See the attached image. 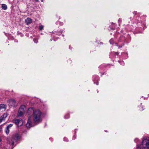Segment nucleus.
<instances>
[{
    "label": "nucleus",
    "mask_w": 149,
    "mask_h": 149,
    "mask_svg": "<svg viewBox=\"0 0 149 149\" xmlns=\"http://www.w3.org/2000/svg\"><path fill=\"white\" fill-rule=\"evenodd\" d=\"M6 107V105L4 104H0V109L4 108Z\"/></svg>",
    "instance_id": "14"
},
{
    "label": "nucleus",
    "mask_w": 149,
    "mask_h": 149,
    "mask_svg": "<svg viewBox=\"0 0 149 149\" xmlns=\"http://www.w3.org/2000/svg\"><path fill=\"white\" fill-rule=\"evenodd\" d=\"M36 1H37V2H38L39 1V0H36Z\"/></svg>",
    "instance_id": "31"
},
{
    "label": "nucleus",
    "mask_w": 149,
    "mask_h": 149,
    "mask_svg": "<svg viewBox=\"0 0 149 149\" xmlns=\"http://www.w3.org/2000/svg\"><path fill=\"white\" fill-rule=\"evenodd\" d=\"M130 19H132V17H130Z\"/></svg>",
    "instance_id": "36"
},
{
    "label": "nucleus",
    "mask_w": 149,
    "mask_h": 149,
    "mask_svg": "<svg viewBox=\"0 0 149 149\" xmlns=\"http://www.w3.org/2000/svg\"><path fill=\"white\" fill-rule=\"evenodd\" d=\"M1 141V138H0V142Z\"/></svg>",
    "instance_id": "34"
},
{
    "label": "nucleus",
    "mask_w": 149,
    "mask_h": 149,
    "mask_svg": "<svg viewBox=\"0 0 149 149\" xmlns=\"http://www.w3.org/2000/svg\"><path fill=\"white\" fill-rule=\"evenodd\" d=\"M13 122L18 126H20L23 124V122L22 119H15L13 120Z\"/></svg>",
    "instance_id": "5"
},
{
    "label": "nucleus",
    "mask_w": 149,
    "mask_h": 149,
    "mask_svg": "<svg viewBox=\"0 0 149 149\" xmlns=\"http://www.w3.org/2000/svg\"><path fill=\"white\" fill-rule=\"evenodd\" d=\"M41 114L42 113L39 109H35L33 113V121L35 124H38L41 122Z\"/></svg>",
    "instance_id": "1"
},
{
    "label": "nucleus",
    "mask_w": 149,
    "mask_h": 149,
    "mask_svg": "<svg viewBox=\"0 0 149 149\" xmlns=\"http://www.w3.org/2000/svg\"><path fill=\"white\" fill-rule=\"evenodd\" d=\"M93 81H94L95 80L97 81L99 77L97 75H94L93 76Z\"/></svg>",
    "instance_id": "11"
},
{
    "label": "nucleus",
    "mask_w": 149,
    "mask_h": 149,
    "mask_svg": "<svg viewBox=\"0 0 149 149\" xmlns=\"http://www.w3.org/2000/svg\"><path fill=\"white\" fill-rule=\"evenodd\" d=\"M70 48H71V47H70V46H69V48L70 49Z\"/></svg>",
    "instance_id": "33"
},
{
    "label": "nucleus",
    "mask_w": 149,
    "mask_h": 149,
    "mask_svg": "<svg viewBox=\"0 0 149 149\" xmlns=\"http://www.w3.org/2000/svg\"><path fill=\"white\" fill-rule=\"evenodd\" d=\"M63 24V23L62 22H61L60 23V24L61 25H62Z\"/></svg>",
    "instance_id": "28"
},
{
    "label": "nucleus",
    "mask_w": 149,
    "mask_h": 149,
    "mask_svg": "<svg viewBox=\"0 0 149 149\" xmlns=\"http://www.w3.org/2000/svg\"><path fill=\"white\" fill-rule=\"evenodd\" d=\"M35 109H34L33 107L29 108L27 111V114L29 115L28 119L27 122L26 124V126L27 127L30 128L32 126L31 123V117L33 115V113Z\"/></svg>",
    "instance_id": "3"
},
{
    "label": "nucleus",
    "mask_w": 149,
    "mask_h": 149,
    "mask_svg": "<svg viewBox=\"0 0 149 149\" xmlns=\"http://www.w3.org/2000/svg\"><path fill=\"white\" fill-rule=\"evenodd\" d=\"M25 108V106L24 105H22L20 107L19 110L21 111H24L25 112L24 109Z\"/></svg>",
    "instance_id": "10"
},
{
    "label": "nucleus",
    "mask_w": 149,
    "mask_h": 149,
    "mask_svg": "<svg viewBox=\"0 0 149 149\" xmlns=\"http://www.w3.org/2000/svg\"><path fill=\"white\" fill-rule=\"evenodd\" d=\"M13 125L12 124H10L9 125H8L6 127L9 128H10L12 127L13 126Z\"/></svg>",
    "instance_id": "18"
},
{
    "label": "nucleus",
    "mask_w": 149,
    "mask_h": 149,
    "mask_svg": "<svg viewBox=\"0 0 149 149\" xmlns=\"http://www.w3.org/2000/svg\"><path fill=\"white\" fill-rule=\"evenodd\" d=\"M96 84L97 85H98V82H97V83H96Z\"/></svg>",
    "instance_id": "30"
},
{
    "label": "nucleus",
    "mask_w": 149,
    "mask_h": 149,
    "mask_svg": "<svg viewBox=\"0 0 149 149\" xmlns=\"http://www.w3.org/2000/svg\"><path fill=\"white\" fill-rule=\"evenodd\" d=\"M113 39H111L110 40H109V42L110 44H112L113 43Z\"/></svg>",
    "instance_id": "15"
},
{
    "label": "nucleus",
    "mask_w": 149,
    "mask_h": 149,
    "mask_svg": "<svg viewBox=\"0 0 149 149\" xmlns=\"http://www.w3.org/2000/svg\"><path fill=\"white\" fill-rule=\"evenodd\" d=\"M142 144L137 145V149H149V139L147 137L143 138Z\"/></svg>",
    "instance_id": "2"
},
{
    "label": "nucleus",
    "mask_w": 149,
    "mask_h": 149,
    "mask_svg": "<svg viewBox=\"0 0 149 149\" xmlns=\"http://www.w3.org/2000/svg\"><path fill=\"white\" fill-rule=\"evenodd\" d=\"M44 28V26L42 25H40L39 26V28L40 30H42Z\"/></svg>",
    "instance_id": "16"
},
{
    "label": "nucleus",
    "mask_w": 149,
    "mask_h": 149,
    "mask_svg": "<svg viewBox=\"0 0 149 149\" xmlns=\"http://www.w3.org/2000/svg\"><path fill=\"white\" fill-rule=\"evenodd\" d=\"M2 128L1 127V126H0V132L2 130Z\"/></svg>",
    "instance_id": "25"
},
{
    "label": "nucleus",
    "mask_w": 149,
    "mask_h": 149,
    "mask_svg": "<svg viewBox=\"0 0 149 149\" xmlns=\"http://www.w3.org/2000/svg\"><path fill=\"white\" fill-rule=\"evenodd\" d=\"M64 117H65V119L68 118H69L68 117H66L65 116H64Z\"/></svg>",
    "instance_id": "27"
},
{
    "label": "nucleus",
    "mask_w": 149,
    "mask_h": 149,
    "mask_svg": "<svg viewBox=\"0 0 149 149\" xmlns=\"http://www.w3.org/2000/svg\"><path fill=\"white\" fill-rule=\"evenodd\" d=\"M63 140L64 141H68V139L65 137L64 138Z\"/></svg>",
    "instance_id": "19"
},
{
    "label": "nucleus",
    "mask_w": 149,
    "mask_h": 149,
    "mask_svg": "<svg viewBox=\"0 0 149 149\" xmlns=\"http://www.w3.org/2000/svg\"><path fill=\"white\" fill-rule=\"evenodd\" d=\"M33 41L35 43H37L38 42V40L34 38L33 39Z\"/></svg>",
    "instance_id": "17"
},
{
    "label": "nucleus",
    "mask_w": 149,
    "mask_h": 149,
    "mask_svg": "<svg viewBox=\"0 0 149 149\" xmlns=\"http://www.w3.org/2000/svg\"><path fill=\"white\" fill-rule=\"evenodd\" d=\"M113 54H114L116 55H118L119 54V53L118 52H113Z\"/></svg>",
    "instance_id": "21"
},
{
    "label": "nucleus",
    "mask_w": 149,
    "mask_h": 149,
    "mask_svg": "<svg viewBox=\"0 0 149 149\" xmlns=\"http://www.w3.org/2000/svg\"><path fill=\"white\" fill-rule=\"evenodd\" d=\"M134 141L135 142L137 143L138 141V139H135Z\"/></svg>",
    "instance_id": "22"
},
{
    "label": "nucleus",
    "mask_w": 149,
    "mask_h": 149,
    "mask_svg": "<svg viewBox=\"0 0 149 149\" xmlns=\"http://www.w3.org/2000/svg\"><path fill=\"white\" fill-rule=\"evenodd\" d=\"M2 8L4 10H6L7 8V5L4 4H2Z\"/></svg>",
    "instance_id": "12"
},
{
    "label": "nucleus",
    "mask_w": 149,
    "mask_h": 149,
    "mask_svg": "<svg viewBox=\"0 0 149 149\" xmlns=\"http://www.w3.org/2000/svg\"><path fill=\"white\" fill-rule=\"evenodd\" d=\"M8 116V114L6 113H5L3 114L0 118L2 120H4Z\"/></svg>",
    "instance_id": "8"
},
{
    "label": "nucleus",
    "mask_w": 149,
    "mask_h": 149,
    "mask_svg": "<svg viewBox=\"0 0 149 149\" xmlns=\"http://www.w3.org/2000/svg\"><path fill=\"white\" fill-rule=\"evenodd\" d=\"M63 36H64V35H62Z\"/></svg>",
    "instance_id": "37"
},
{
    "label": "nucleus",
    "mask_w": 149,
    "mask_h": 149,
    "mask_svg": "<svg viewBox=\"0 0 149 149\" xmlns=\"http://www.w3.org/2000/svg\"><path fill=\"white\" fill-rule=\"evenodd\" d=\"M5 132L7 134H8L10 132L9 128L6 127L5 129Z\"/></svg>",
    "instance_id": "13"
},
{
    "label": "nucleus",
    "mask_w": 149,
    "mask_h": 149,
    "mask_svg": "<svg viewBox=\"0 0 149 149\" xmlns=\"http://www.w3.org/2000/svg\"><path fill=\"white\" fill-rule=\"evenodd\" d=\"M7 102L8 104V105L10 106L13 107H16V101L14 99H9L7 101Z\"/></svg>",
    "instance_id": "6"
},
{
    "label": "nucleus",
    "mask_w": 149,
    "mask_h": 149,
    "mask_svg": "<svg viewBox=\"0 0 149 149\" xmlns=\"http://www.w3.org/2000/svg\"><path fill=\"white\" fill-rule=\"evenodd\" d=\"M24 113V111H21L19 110L17 116L18 117H21L23 115Z\"/></svg>",
    "instance_id": "9"
},
{
    "label": "nucleus",
    "mask_w": 149,
    "mask_h": 149,
    "mask_svg": "<svg viewBox=\"0 0 149 149\" xmlns=\"http://www.w3.org/2000/svg\"><path fill=\"white\" fill-rule=\"evenodd\" d=\"M3 121L0 118V123H1Z\"/></svg>",
    "instance_id": "29"
},
{
    "label": "nucleus",
    "mask_w": 149,
    "mask_h": 149,
    "mask_svg": "<svg viewBox=\"0 0 149 149\" xmlns=\"http://www.w3.org/2000/svg\"><path fill=\"white\" fill-rule=\"evenodd\" d=\"M133 13L134 15H135L136 14V12L135 11H134V12H133Z\"/></svg>",
    "instance_id": "24"
},
{
    "label": "nucleus",
    "mask_w": 149,
    "mask_h": 149,
    "mask_svg": "<svg viewBox=\"0 0 149 149\" xmlns=\"http://www.w3.org/2000/svg\"><path fill=\"white\" fill-rule=\"evenodd\" d=\"M115 45H116V46H118V45H117V44H116V43H115Z\"/></svg>",
    "instance_id": "32"
},
{
    "label": "nucleus",
    "mask_w": 149,
    "mask_h": 149,
    "mask_svg": "<svg viewBox=\"0 0 149 149\" xmlns=\"http://www.w3.org/2000/svg\"><path fill=\"white\" fill-rule=\"evenodd\" d=\"M124 44H123V45H121V46H119V47H118V48H120L122 47V46H124Z\"/></svg>",
    "instance_id": "23"
},
{
    "label": "nucleus",
    "mask_w": 149,
    "mask_h": 149,
    "mask_svg": "<svg viewBox=\"0 0 149 149\" xmlns=\"http://www.w3.org/2000/svg\"><path fill=\"white\" fill-rule=\"evenodd\" d=\"M118 22H121V19H118Z\"/></svg>",
    "instance_id": "26"
},
{
    "label": "nucleus",
    "mask_w": 149,
    "mask_h": 149,
    "mask_svg": "<svg viewBox=\"0 0 149 149\" xmlns=\"http://www.w3.org/2000/svg\"><path fill=\"white\" fill-rule=\"evenodd\" d=\"M142 110H143V107H142Z\"/></svg>",
    "instance_id": "35"
},
{
    "label": "nucleus",
    "mask_w": 149,
    "mask_h": 149,
    "mask_svg": "<svg viewBox=\"0 0 149 149\" xmlns=\"http://www.w3.org/2000/svg\"><path fill=\"white\" fill-rule=\"evenodd\" d=\"M118 61L120 63V61ZM120 63H121V65H124V63H123V61H120Z\"/></svg>",
    "instance_id": "20"
},
{
    "label": "nucleus",
    "mask_w": 149,
    "mask_h": 149,
    "mask_svg": "<svg viewBox=\"0 0 149 149\" xmlns=\"http://www.w3.org/2000/svg\"><path fill=\"white\" fill-rule=\"evenodd\" d=\"M25 23L27 25H28L31 24L32 22V19L31 18H27L25 20Z\"/></svg>",
    "instance_id": "7"
},
{
    "label": "nucleus",
    "mask_w": 149,
    "mask_h": 149,
    "mask_svg": "<svg viewBox=\"0 0 149 149\" xmlns=\"http://www.w3.org/2000/svg\"><path fill=\"white\" fill-rule=\"evenodd\" d=\"M20 137L18 134H15L10 139L8 140V142L10 145L13 146L14 145L15 142L17 141L20 138Z\"/></svg>",
    "instance_id": "4"
}]
</instances>
